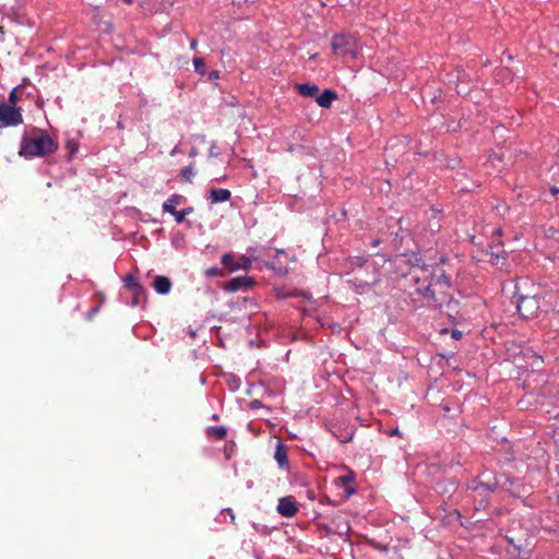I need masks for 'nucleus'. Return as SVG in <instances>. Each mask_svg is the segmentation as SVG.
I'll use <instances>...</instances> for the list:
<instances>
[{
    "mask_svg": "<svg viewBox=\"0 0 559 559\" xmlns=\"http://www.w3.org/2000/svg\"><path fill=\"white\" fill-rule=\"evenodd\" d=\"M198 46V41L195 39H192L191 43H190V48L191 49H195Z\"/></svg>",
    "mask_w": 559,
    "mask_h": 559,
    "instance_id": "7c9ffc66",
    "label": "nucleus"
},
{
    "mask_svg": "<svg viewBox=\"0 0 559 559\" xmlns=\"http://www.w3.org/2000/svg\"><path fill=\"white\" fill-rule=\"evenodd\" d=\"M497 487L496 480H484V479H477L473 480L471 485L468 486L469 489L473 491H477L480 496H487L491 493Z\"/></svg>",
    "mask_w": 559,
    "mask_h": 559,
    "instance_id": "0eeeda50",
    "label": "nucleus"
},
{
    "mask_svg": "<svg viewBox=\"0 0 559 559\" xmlns=\"http://www.w3.org/2000/svg\"><path fill=\"white\" fill-rule=\"evenodd\" d=\"M346 491H347L348 495H352V493L355 492V489L346 487Z\"/></svg>",
    "mask_w": 559,
    "mask_h": 559,
    "instance_id": "473e14b6",
    "label": "nucleus"
},
{
    "mask_svg": "<svg viewBox=\"0 0 559 559\" xmlns=\"http://www.w3.org/2000/svg\"><path fill=\"white\" fill-rule=\"evenodd\" d=\"M337 95L332 90H324L321 95L316 96L317 104L322 108L331 107V104L334 99H336Z\"/></svg>",
    "mask_w": 559,
    "mask_h": 559,
    "instance_id": "9b49d317",
    "label": "nucleus"
},
{
    "mask_svg": "<svg viewBox=\"0 0 559 559\" xmlns=\"http://www.w3.org/2000/svg\"><path fill=\"white\" fill-rule=\"evenodd\" d=\"M153 286L158 294L165 295L170 292L171 282L168 277L159 275L154 280Z\"/></svg>",
    "mask_w": 559,
    "mask_h": 559,
    "instance_id": "ddd939ff",
    "label": "nucleus"
},
{
    "mask_svg": "<svg viewBox=\"0 0 559 559\" xmlns=\"http://www.w3.org/2000/svg\"><path fill=\"white\" fill-rule=\"evenodd\" d=\"M23 123L21 109L9 104H0V128L13 127Z\"/></svg>",
    "mask_w": 559,
    "mask_h": 559,
    "instance_id": "39448f33",
    "label": "nucleus"
},
{
    "mask_svg": "<svg viewBox=\"0 0 559 559\" xmlns=\"http://www.w3.org/2000/svg\"><path fill=\"white\" fill-rule=\"evenodd\" d=\"M488 254L490 255L489 262L497 265L499 262V254H495L492 252Z\"/></svg>",
    "mask_w": 559,
    "mask_h": 559,
    "instance_id": "bb28decb",
    "label": "nucleus"
},
{
    "mask_svg": "<svg viewBox=\"0 0 559 559\" xmlns=\"http://www.w3.org/2000/svg\"><path fill=\"white\" fill-rule=\"evenodd\" d=\"M295 88L304 97H316L319 93V86L317 84L297 83Z\"/></svg>",
    "mask_w": 559,
    "mask_h": 559,
    "instance_id": "9d476101",
    "label": "nucleus"
},
{
    "mask_svg": "<svg viewBox=\"0 0 559 559\" xmlns=\"http://www.w3.org/2000/svg\"><path fill=\"white\" fill-rule=\"evenodd\" d=\"M185 200V197L180 194H173L163 203V211L173 215L177 211L176 206L180 205Z\"/></svg>",
    "mask_w": 559,
    "mask_h": 559,
    "instance_id": "f8f14e48",
    "label": "nucleus"
},
{
    "mask_svg": "<svg viewBox=\"0 0 559 559\" xmlns=\"http://www.w3.org/2000/svg\"><path fill=\"white\" fill-rule=\"evenodd\" d=\"M288 450L287 447L282 443L277 442L274 459L277 462L278 466L281 468H287L288 467Z\"/></svg>",
    "mask_w": 559,
    "mask_h": 559,
    "instance_id": "1a4fd4ad",
    "label": "nucleus"
},
{
    "mask_svg": "<svg viewBox=\"0 0 559 559\" xmlns=\"http://www.w3.org/2000/svg\"><path fill=\"white\" fill-rule=\"evenodd\" d=\"M254 284V281L250 276H239L236 278H233L226 284L225 289L228 292H238L240 289H248L252 287Z\"/></svg>",
    "mask_w": 559,
    "mask_h": 559,
    "instance_id": "6e6552de",
    "label": "nucleus"
},
{
    "mask_svg": "<svg viewBox=\"0 0 559 559\" xmlns=\"http://www.w3.org/2000/svg\"><path fill=\"white\" fill-rule=\"evenodd\" d=\"M234 255L231 253H225L222 257V264L231 271V266H235Z\"/></svg>",
    "mask_w": 559,
    "mask_h": 559,
    "instance_id": "4be33fe9",
    "label": "nucleus"
},
{
    "mask_svg": "<svg viewBox=\"0 0 559 559\" xmlns=\"http://www.w3.org/2000/svg\"><path fill=\"white\" fill-rule=\"evenodd\" d=\"M206 275L209 276H215L219 274V271L216 267H211L206 270Z\"/></svg>",
    "mask_w": 559,
    "mask_h": 559,
    "instance_id": "cd10ccee",
    "label": "nucleus"
},
{
    "mask_svg": "<svg viewBox=\"0 0 559 559\" xmlns=\"http://www.w3.org/2000/svg\"><path fill=\"white\" fill-rule=\"evenodd\" d=\"M251 266V260L248 257H240L235 266H231V271L248 270Z\"/></svg>",
    "mask_w": 559,
    "mask_h": 559,
    "instance_id": "6ab92c4d",
    "label": "nucleus"
},
{
    "mask_svg": "<svg viewBox=\"0 0 559 559\" xmlns=\"http://www.w3.org/2000/svg\"><path fill=\"white\" fill-rule=\"evenodd\" d=\"M556 455L559 459V448L557 449Z\"/></svg>",
    "mask_w": 559,
    "mask_h": 559,
    "instance_id": "f704fd0d",
    "label": "nucleus"
},
{
    "mask_svg": "<svg viewBox=\"0 0 559 559\" xmlns=\"http://www.w3.org/2000/svg\"><path fill=\"white\" fill-rule=\"evenodd\" d=\"M131 293L133 294L132 305L133 306L141 305V302L143 301L144 296H145V292H144L143 286L140 287V290H132Z\"/></svg>",
    "mask_w": 559,
    "mask_h": 559,
    "instance_id": "aec40b11",
    "label": "nucleus"
},
{
    "mask_svg": "<svg viewBox=\"0 0 559 559\" xmlns=\"http://www.w3.org/2000/svg\"><path fill=\"white\" fill-rule=\"evenodd\" d=\"M353 435L354 432L353 431H348L346 432L345 435H342V436H337L338 440L342 442V443H346L348 441H350L353 439Z\"/></svg>",
    "mask_w": 559,
    "mask_h": 559,
    "instance_id": "b1692460",
    "label": "nucleus"
},
{
    "mask_svg": "<svg viewBox=\"0 0 559 559\" xmlns=\"http://www.w3.org/2000/svg\"><path fill=\"white\" fill-rule=\"evenodd\" d=\"M550 193H551L552 197H555V195H557L559 193V189L557 187H552L550 189Z\"/></svg>",
    "mask_w": 559,
    "mask_h": 559,
    "instance_id": "c756f323",
    "label": "nucleus"
},
{
    "mask_svg": "<svg viewBox=\"0 0 559 559\" xmlns=\"http://www.w3.org/2000/svg\"><path fill=\"white\" fill-rule=\"evenodd\" d=\"M516 308L523 319L536 318L540 309L539 298L537 296H520Z\"/></svg>",
    "mask_w": 559,
    "mask_h": 559,
    "instance_id": "20e7f679",
    "label": "nucleus"
},
{
    "mask_svg": "<svg viewBox=\"0 0 559 559\" xmlns=\"http://www.w3.org/2000/svg\"><path fill=\"white\" fill-rule=\"evenodd\" d=\"M207 437H214L217 440H224L227 436V429L224 426H212L205 430Z\"/></svg>",
    "mask_w": 559,
    "mask_h": 559,
    "instance_id": "2eb2a0df",
    "label": "nucleus"
},
{
    "mask_svg": "<svg viewBox=\"0 0 559 559\" xmlns=\"http://www.w3.org/2000/svg\"><path fill=\"white\" fill-rule=\"evenodd\" d=\"M353 475L348 474V475H343V476H340L337 478V484H340L341 486H344L346 487L349 483L353 481Z\"/></svg>",
    "mask_w": 559,
    "mask_h": 559,
    "instance_id": "5701e85b",
    "label": "nucleus"
},
{
    "mask_svg": "<svg viewBox=\"0 0 559 559\" xmlns=\"http://www.w3.org/2000/svg\"><path fill=\"white\" fill-rule=\"evenodd\" d=\"M16 99H17V96H16V91L13 90L10 95H9V102H10V105H15L16 103Z\"/></svg>",
    "mask_w": 559,
    "mask_h": 559,
    "instance_id": "a878e982",
    "label": "nucleus"
},
{
    "mask_svg": "<svg viewBox=\"0 0 559 559\" xmlns=\"http://www.w3.org/2000/svg\"><path fill=\"white\" fill-rule=\"evenodd\" d=\"M124 286L129 289V290H140V287L142 286L139 282H138V278L134 277L133 275H127L124 277Z\"/></svg>",
    "mask_w": 559,
    "mask_h": 559,
    "instance_id": "a211bd4d",
    "label": "nucleus"
},
{
    "mask_svg": "<svg viewBox=\"0 0 559 559\" xmlns=\"http://www.w3.org/2000/svg\"><path fill=\"white\" fill-rule=\"evenodd\" d=\"M210 81H216L219 79V72L217 70H213L209 73V78H207Z\"/></svg>",
    "mask_w": 559,
    "mask_h": 559,
    "instance_id": "393cba45",
    "label": "nucleus"
},
{
    "mask_svg": "<svg viewBox=\"0 0 559 559\" xmlns=\"http://www.w3.org/2000/svg\"><path fill=\"white\" fill-rule=\"evenodd\" d=\"M194 212V209L192 206L186 207L181 211H176L173 216L175 217L176 223L181 224L183 223L186 216L192 214Z\"/></svg>",
    "mask_w": 559,
    "mask_h": 559,
    "instance_id": "f3484780",
    "label": "nucleus"
},
{
    "mask_svg": "<svg viewBox=\"0 0 559 559\" xmlns=\"http://www.w3.org/2000/svg\"><path fill=\"white\" fill-rule=\"evenodd\" d=\"M277 512L285 518H293L298 512L295 498L293 496L283 497L278 500Z\"/></svg>",
    "mask_w": 559,
    "mask_h": 559,
    "instance_id": "423d86ee",
    "label": "nucleus"
},
{
    "mask_svg": "<svg viewBox=\"0 0 559 559\" xmlns=\"http://www.w3.org/2000/svg\"><path fill=\"white\" fill-rule=\"evenodd\" d=\"M555 310L559 313V308H556V307H555Z\"/></svg>",
    "mask_w": 559,
    "mask_h": 559,
    "instance_id": "e433bc0d",
    "label": "nucleus"
},
{
    "mask_svg": "<svg viewBox=\"0 0 559 559\" xmlns=\"http://www.w3.org/2000/svg\"><path fill=\"white\" fill-rule=\"evenodd\" d=\"M58 150V142L45 130L36 129L24 134L21 141L19 155L25 158L43 157Z\"/></svg>",
    "mask_w": 559,
    "mask_h": 559,
    "instance_id": "f03ea898",
    "label": "nucleus"
},
{
    "mask_svg": "<svg viewBox=\"0 0 559 559\" xmlns=\"http://www.w3.org/2000/svg\"><path fill=\"white\" fill-rule=\"evenodd\" d=\"M334 55L338 57L356 58L359 53V44L356 36L347 33L335 34L331 41Z\"/></svg>",
    "mask_w": 559,
    "mask_h": 559,
    "instance_id": "7ed1b4c3",
    "label": "nucleus"
},
{
    "mask_svg": "<svg viewBox=\"0 0 559 559\" xmlns=\"http://www.w3.org/2000/svg\"><path fill=\"white\" fill-rule=\"evenodd\" d=\"M124 2H127V3H131V2H132V0H124Z\"/></svg>",
    "mask_w": 559,
    "mask_h": 559,
    "instance_id": "c9c22d12",
    "label": "nucleus"
},
{
    "mask_svg": "<svg viewBox=\"0 0 559 559\" xmlns=\"http://www.w3.org/2000/svg\"><path fill=\"white\" fill-rule=\"evenodd\" d=\"M193 67H194V71L198 72L199 74L203 75L205 73V62H204L203 58H201V57L194 58Z\"/></svg>",
    "mask_w": 559,
    "mask_h": 559,
    "instance_id": "412c9836",
    "label": "nucleus"
},
{
    "mask_svg": "<svg viewBox=\"0 0 559 559\" xmlns=\"http://www.w3.org/2000/svg\"><path fill=\"white\" fill-rule=\"evenodd\" d=\"M181 180L185 182H191L194 177V165L190 164L180 170Z\"/></svg>",
    "mask_w": 559,
    "mask_h": 559,
    "instance_id": "dca6fc26",
    "label": "nucleus"
},
{
    "mask_svg": "<svg viewBox=\"0 0 559 559\" xmlns=\"http://www.w3.org/2000/svg\"><path fill=\"white\" fill-rule=\"evenodd\" d=\"M231 192L228 189H212L210 200L212 203L226 202L230 199Z\"/></svg>",
    "mask_w": 559,
    "mask_h": 559,
    "instance_id": "4468645a",
    "label": "nucleus"
},
{
    "mask_svg": "<svg viewBox=\"0 0 559 559\" xmlns=\"http://www.w3.org/2000/svg\"><path fill=\"white\" fill-rule=\"evenodd\" d=\"M411 280L429 307L444 311L449 317L457 313V301L451 293V281L440 264H415L411 270Z\"/></svg>",
    "mask_w": 559,
    "mask_h": 559,
    "instance_id": "f257e3e1",
    "label": "nucleus"
},
{
    "mask_svg": "<svg viewBox=\"0 0 559 559\" xmlns=\"http://www.w3.org/2000/svg\"><path fill=\"white\" fill-rule=\"evenodd\" d=\"M389 436H399L400 431L399 428H393L388 432Z\"/></svg>",
    "mask_w": 559,
    "mask_h": 559,
    "instance_id": "c85d7f7f",
    "label": "nucleus"
},
{
    "mask_svg": "<svg viewBox=\"0 0 559 559\" xmlns=\"http://www.w3.org/2000/svg\"><path fill=\"white\" fill-rule=\"evenodd\" d=\"M190 156H195L197 155V148L195 147H192L190 153H189Z\"/></svg>",
    "mask_w": 559,
    "mask_h": 559,
    "instance_id": "2f4dec72",
    "label": "nucleus"
},
{
    "mask_svg": "<svg viewBox=\"0 0 559 559\" xmlns=\"http://www.w3.org/2000/svg\"><path fill=\"white\" fill-rule=\"evenodd\" d=\"M460 335H461V332H459V331L453 332V337L459 338Z\"/></svg>",
    "mask_w": 559,
    "mask_h": 559,
    "instance_id": "72a5a7b5",
    "label": "nucleus"
}]
</instances>
